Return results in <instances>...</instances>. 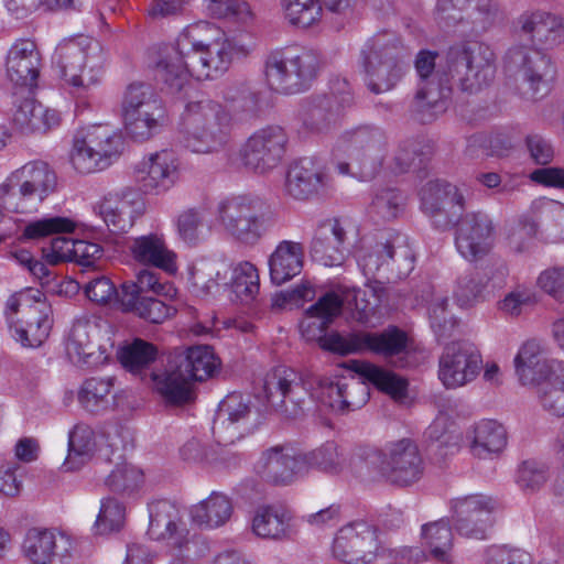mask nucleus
Returning a JSON list of instances; mask_svg holds the SVG:
<instances>
[{"mask_svg": "<svg viewBox=\"0 0 564 564\" xmlns=\"http://www.w3.org/2000/svg\"><path fill=\"white\" fill-rule=\"evenodd\" d=\"M251 43H239L209 21H197L185 26L175 45L156 64V77L172 90L178 91L191 79L210 80L221 76L234 55H247Z\"/></svg>", "mask_w": 564, "mask_h": 564, "instance_id": "nucleus-1", "label": "nucleus"}, {"mask_svg": "<svg viewBox=\"0 0 564 564\" xmlns=\"http://www.w3.org/2000/svg\"><path fill=\"white\" fill-rule=\"evenodd\" d=\"M517 25L539 48L513 46L507 52L506 64L514 73L522 96L534 100L549 93L554 74L551 58L541 50L564 43V19L550 11L529 10L519 15Z\"/></svg>", "mask_w": 564, "mask_h": 564, "instance_id": "nucleus-2", "label": "nucleus"}, {"mask_svg": "<svg viewBox=\"0 0 564 564\" xmlns=\"http://www.w3.org/2000/svg\"><path fill=\"white\" fill-rule=\"evenodd\" d=\"M263 399L261 406H253L242 394L229 393L219 402L216 420L223 423H259L275 419L300 421L305 420L311 411L308 392L300 375L285 366L275 367L265 375Z\"/></svg>", "mask_w": 564, "mask_h": 564, "instance_id": "nucleus-3", "label": "nucleus"}, {"mask_svg": "<svg viewBox=\"0 0 564 564\" xmlns=\"http://www.w3.org/2000/svg\"><path fill=\"white\" fill-rule=\"evenodd\" d=\"M350 293L341 289L327 292L308 307L300 322V332L308 341L318 340L321 347L341 355L371 351L384 356L400 354L406 347V335L395 327L382 333L355 332L346 336L325 332L340 315Z\"/></svg>", "mask_w": 564, "mask_h": 564, "instance_id": "nucleus-4", "label": "nucleus"}, {"mask_svg": "<svg viewBox=\"0 0 564 564\" xmlns=\"http://www.w3.org/2000/svg\"><path fill=\"white\" fill-rule=\"evenodd\" d=\"M218 367L217 358L209 346H193L175 354L162 373H153L155 390L172 404L193 400V382L213 376Z\"/></svg>", "mask_w": 564, "mask_h": 564, "instance_id": "nucleus-5", "label": "nucleus"}, {"mask_svg": "<svg viewBox=\"0 0 564 564\" xmlns=\"http://www.w3.org/2000/svg\"><path fill=\"white\" fill-rule=\"evenodd\" d=\"M52 63L64 82L78 93H88L102 82L105 54L100 44L89 36L63 39L55 48Z\"/></svg>", "mask_w": 564, "mask_h": 564, "instance_id": "nucleus-6", "label": "nucleus"}, {"mask_svg": "<svg viewBox=\"0 0 564 564\" xmlns=\"http://www.w3.org/2000/svg\"><path fill=\"white\" fill-rule=\"evenodd\" d=\"M188 282L197 295H216L229 289L246 302L253 300L260 289L259 271L250 261L199 260L191 267Z\"/></svg>", "mask_w": 564, "mask_h": 564, "instance_id": "nucleus-7", "label": "nucleus"}, {"mask_svg": "<svg viewBox=\"0 0 564 564\" xmlns=\"http://www.w3.org/2000/svg\"><path fill=\"white\" fill-rule=\"evenodd\" d=\"M216 217L226 235L248 246L256 245L276 224L265 202L251 194L223 198L217 204Z\"/></svg>", "mask_w": 564, "mask_h": 564, "instance_id": "nucleus-8", "label": "nucleus"}, {"mask_svg": "<svg viewBox=\"0 0 564 564\" xmlns=\"http://www.w3.org/2000/svg\"><path fill=\"white\" fill-rule=\"evenodd\" d=\"M186 147L195 153H212L228 141L231 126L229 112L221 104L205 95L187 101L183 112Z\"/></svg>", "mask_w": 564, "mask_h": 564, "instance_id": "nucleus-9", "label": "nucleus"}, {"mask_svg": "<svg viewBox=\"0 0 564 564\" xmlns=\"http://www.w3.org/2000/svg\"><path fill=\"white\" fill-rule=\"evenodd\" d=\"M11 337L26 348L40 347L52 329V308L39 290L11 295L4 310Z\"/></svg>", "mask_w": 564, "mask_h": 564, "instance_id": "nucleus-10", "label": "nucleus"}, {"mask_svg": "<svg viewBox=\"0 0 564 564\" xmlns=\"http://www.w3.org/2000/svg\"><path fill=\"white\" fill-rule=\"evenodd\" d=\"M55 174L42 161L12 171L0 184V206L12 213L36 212L55 186Z\"/></svg>", "mask_w": 564, "mask_h": 564, "instance_id": "nucleus-11", "label": "nucleus"}, {"mask_svg": "<svg viewBox=\"0 0 564 564\" xmlns=\"http://www.w3.org/2000/svg\"><path fill=\"white\" fill-rule=\"evenodd\" d=\"M408 52L394 37L381 34L368 40L361 50L365 83L373 94L391 90L406 69Z\"/></svg>", "mask_w": 564, "mask_h": 564, "instance_id": "nucleus-12", "label": "nucleus"}, {"mask_svg": "<svg viewBox=\"0 0 564 564\" xmlns=\"http://www.w3.org/2000/svg\"><path fill=\"white\" fill-rule=\"evenodd\" d=\"M96 431L91 425H74L68 433V451L61 466L66 473L77 471L95 455L106 462L111 456L121 459L126 448L124 425H102Z\"/></svg>", "mask_w": 564, "mask_h": 564, "instance_id": "nucleus-13", "label": "nucleus"}, {"mask_svg": "<svg viewBox=\"0 0 564 564\" xmlns=\"http://www.w3.org/2000/svg\"><path fill=\"white\" fill-rule=\"evenodd\" d=\"M126 133L134 141L144 142L159 134L167 123L165 107L147 84L128 86L121 102Z\"/></svg>", "mask_w": 564, "mask_h": 564, "instance_id": "nucleus-14", "label": "nucleus"}, {"mask_svg": "<svg viewBox=\"0 0 564 564\" xmlns=\"http://www.w3.org/2000/svg\"><path fill=\"white\" fill-rule=\"evenodd\" d=\"M113 349L111 326L97 318L76 319L65 339L66 356L80 368H96L108 364Z\"/></svg>", "mask_w": 564, "mask_h": 564, "instance_id": "nucleus-15", "label": "nucleus"}, {"mask_svg": "<svg viewBox=\"0 0 564 564\" xmlns=\"http://www.w3.org/2000/svg\"><path fill=\"white\" fill-rule=\"evenodd\" d=\"M318 56L308 48L289 46L272 52L265 61V80L271 89L294 94L304 89L316 76Z\"/></svg>", "mask_w": 564, "mask_h": 564, "instance_id": "nucleus-16", "label": "nucleus"}, {"mask_svg": "<svg viewBox=\"0 0 564 564\" xmlns=\"http://www.w3.org/2000/svg\"><path fill=\"white\" fill-rule=\"evenodd\" d=\"M495 61L494 51L482 43L452 47L446 54V83L456 78L463 91L478 93L494 80Z\"/></svg>", "mask_w": 564, "mask_h": 564, "instance_id": "nucleus-17", "label": "nucleus"}, {"mask_svg": "<svg viewBox=\"0 0 564 564\" xmlns=\"http://www.w3.org/2000/svg\"><path fill=\"white\" fill-rule=\"evenodd\" d=\"M122 141L108 124H95L74 138L70 162L79 173H94L108 167L120 155Z\"/></svg>", "mask_w": 564, "mask_h": 564, "instance_id": "nucleus-18", "label": "nucleus"}, {"mask_svg": "<svg viewBox=\"0 0 564 564\" xmlns=\"http://www.w3.org/2000/svg\"><path fill=\"white\" fill-rule=\"evenodd\" d=\"M382 477L399 486L417 481L423 474V463L416 444L402 438L386 444L381 452L367 449L359 455Z\"/></svg>", "mask_w": 564, "mask_h": 564, "instance_id": "nucleus-19", "label": "nucleus"}, {"mask_svg": "<svg viewBox=\"0 0 564 564\" xmlns=\"http://www.w3.org/2000/svg\"><path fill=\"white\" fill-rule=\"evenodd\" d=\"M354 371L357 377L344 382L343 411L356 410L366 404L369 399L367 382L398 402H403L408 397V381L392 371L364 361L355 362Z\"/></svg>", "mask_w": 564, "mask_h": 564, "instance_id": "nucleus-20", "label": "nucleus"}, {"mask_svg": "<svg viewBox=\"0 0 564 564\" xmlns=\"http://www.w3.org/2000/svg\"><path fill=\"white\" fill-rule=\"evenodd\" d=\"M288 140V134L281 127L259 129L240 148V163L256 174H267L282 162Z\"/></svg>", "mask_w": 564, "mask_h": 564, "instance_id": "nucleus-21", "label": "nucleus"}, {"mask_svg": "<svg viewBox=\"0 0 564 564\" xmlns=\"http://www.w3.org/2000/svg\"><path fill=\"white\" fill-rule=\"evenodd\" d=\"M481 367V355L473 344L455 341L440 356L437 377L446 389H458L473 382Z\"/></svg>", "mask_w": 564, "mask_h": 564, "instance_id": "nucleus-22", "label": "nucleus"}, {"mask_svg": "<svg viewBox=\"0 0 564 564\" xmlns=\"http://www.w3.org/2000/svg\"><path fill=\"white\" fill-rule=\"evenodd\" d=\"M134 180L147 195H163L176 185L181 161L172 150H160L144 156L134 166Z\"/></svg>", "mask_w": 564, "mask_h": 564, "instance_id": "nucleus-23", "label": "nucleus"}, {"mask_svg": "<svg viewBox=\"0 0 564 564\" xmlns=\"http://www.w3.org/2000/svg\"><path fill=\"white\" fill-rule=\"evenodd\" d=\"M434 18L443 28L467 20L477 31L491 28L501 18L497 0H436Z\"/></svg>", "mask_w": 564, "mask_h": 564, "instance_id": "nucleus-24", "label": "nucleus"}, {"mask_svg": "<svg viewBox=\"0 0 564 564\" xmlns=\"http://www.w3.org/2000/svg\"><path fill=\"white\" fill-rule=\"evenodd\" d=\"M349 143L350 158L355 171L361 180L372 178L382 166L386 153L383 133L373 127H361L345 135Z\"/></svg>", "mask_w": 564, "mask_h": 564, "instance_id": "nucleus-25", "label": "nucleus"}, {"mask_svg": "<svg viewBox=\"0 0 564 564\" xmlns=\"http://www.w3.org/2000/svg\"><path fill=\"white\" fill-rule=\"evenodd\" d=\"M436 52L420 51L415 58V70L420 76L422 83L416 93V106L422 112L432 110L433 115L445 111V101L449 97L451 88L446 85L447 68L440 74L435 70Z\"/></svg>", "mask_w": 564, "mask_h": 564, "instance_id": "nucleus-26", "label": "nucleus"}, {"mask_svg": "<svg viewBox=\"0 0 564 564\" xmlns=\"http://www.w3.org/2000/svg\"><path fill=\"white\" fill-rule=\"evenodd\" d=\"M72 547V540L66 533L56 529L33 527L23 536L21 553L29 560V564H63Z\"/></svg>", "mask_w": 564, "mask_h": 564, "instance_id": "nucleus-27", "label": "nucleus"}, {"mask_svg": "<svg viewBox=\"0 0 564 564\" xmlns=\"http://www.w3.org/2000/svg\"><path fill=\"white\" fill-rule=\"evenodd\" d=\"M495 239V226L489 216L482 213H470L465 215L458 224L455 246L465 260L476 262L491 251Z\"/></svg>", "mask_w": 564, "mask_h": 564, "instance_id": "nucleus-28", "label": "nucleus"}, {"mask_svg": "<svg viewBox=\"0 0 564 564\" xmlns=\"http://www.w3.org/2000/svg\"><path fill=\"white\" fill-rule=\"evenodd\" d=\"M495 508L496 501L485 495L459 497L452 501V520L459 534L484 539L491 525L490 516Z\"/></svg>", "mask_w": 564, "mask_h": 564, "instance_id": "nucleus-29", "label": "nucleus"}, {"mask_svg": "<svg viewBox=\"0 0 564 564\" xmlns=\"http://www.w3.org/2000/svg\"><path fill=\"white\" fill-rule=\"evenodd\" d=\"M257 471L271 482L289 485L306 473V459L293 447L276 446L263 452Z\"/></svg>", "mask_w": 564, "mask_h": 564, "instance_id": "nucleus-30", "label": "nucleus"}, {"mask_svg": "<svg viewBox=\"0 0 564 564\" xmlns=\"http://www.w3.org/2000/svg\"><path fill=\"white\" fill-rule=\"evenodd\" d=\"M41 69V54L30 39H19L9 48L6 59L8 79L29 91L36 86Z\"/></svg>", "mask_w": 564, "mask_h": 564, "instance_id": "nucleus-31", "label": "nucleus"}, {"mask_svg": "<svg viewBox=\"0 0 564 564\" xmlns=\"http://www.w3.org/2000/svg\"><path fill=\"white\" fill-rule=\"evenodd\" d=\"M145 203L139 193L122 191L105 197L96 206L97 214L112 231H127L143 215Z\"/></svg>", "mask_w": 564, "mask_h": 564, "instance_id": "nucleus-32", "label": "nucleus"}, {"mask_svg": "<svg viewBox=\"0 0 564 564\" xmlns=\"http://www.w3.org/2000/svg\"><path fill=\"white\" fill-rule=\"evenodd\" d=\"M129 251L138 263L160 269L169 275H175L178 270L177 254L169 248L163 234L150 232L133 238Z\"/></svg>", "mask_w": 564, "mask_h": 564, "instance_id": "nucleus-33", "label": "nucleus"}, {"mask_svg": "<svg viewBox=\"0 0 564 564\" xmlns=\"http://www.w3.org/2000/svg\"><path fill=\"white\" fill-rule=\"evenodd\" d=\"M513 366L522 386H539L555 370L554 361L547 359L544 346L536 339H529L519 347Z\"/></svg>", "mask_w": 564, "mask_h": 564, "instance_id": "nucleus-34", "label": "nucleus"}, {"mask_svg": "<svg viewBox=\"0 0 564 564\" xmlns=\"http://www.w3.org/2000/svg\"><path fill=\"white\" fill-rule=\"evenodd\" d=\"M148 534L152 540H171L175 546H183L187 531L181 527L178 509L167 500H154L149 503Z\"/></svg>", "mask_w": 564, "mask_h": 564, "instance_id": "nucleus-35", "label": "nucleus"}, {"mask_svg": "<svg viewBox=\"0 0 564 564\" xmlns=\"http://www.w3.org/2000/svg\"><path fill=\"white\" fill-rule=\"evenodd\" d=\"M326 184L323 169L310 158L294 162L286 174L285 192L295 199H307Z\"/></svg>", "mask_w": 564, "mask_h": 564, "instance_id": "nucleus-36", "label": "nucleus"}, {"mask_svg": "<svg viewBox=\"0 0 564 564\" xmlns=\"http://www.w3.org/2000/svg\"><path fill=\"white\" fill-rule=\"evenodd\" d=\"M234 501L223 491H212L206 498L193 505L189 518L194 524L206 530L225 527L232 518Z\"/></svg>", "mask_w": 564, "mask_h": 564, "instance_id": "nucleus-37", "label": "nucleus"}, {"mask_svg": "<svg viewBox=\"0 0 564 564\" xmlns=\"http://www.w3.org/2000/svg\"><path fill=\"white\" fill-rule=\"evenodd\" d=\"M304 263V247L293 240L280 241L269 257V271L272 283L281 285L299 275Z\"/></svg>", "mask_w": 564, "mask_h": 564, "instance_id": "nucleus-38", "label": "nucleus"}, {"mask_svg": "<svg viewBox=\"0 0 564 564\" xmlns=\"http://www.w3.org/2000/svg\"><path fill=\"white\" fill-rule=\"evenodd\" d=\"M154 294L166 300H174L178 291L171 282H162L160 275L149 269H142L135 275L134 281L121 284L120 300H133L149 297L147 294Z\"/></svg>", "mask_w": 564, "mask_h": 564, "instance_id": "nucleus-39", "label": "nucleus"}, {"mask_svg": "<svg viewBox=\"0 0 564 564\" xmlns=\"http://www.w3.org/2000/svg\"><path fill=\"white\" fill-rule=\"evenodd\" d=\"M351 552L338 547V554L345 564H372L380 552V543L376 529L368 522L356 520V538Z\"/></svg>", "mask_w": 564, "mask_h": 564, "instance_id": "nucleus-40", "label": "nucleus"}, {"mask_svg": "<svg viewBox=\"0 0 564 564\" xmlns=\"http://www.w3.org/2000/svg\"><path fill=\"white\" fill-rule=\"evenodd\" d=\"M467 441L474 456L489 458L505 449L508 434L505 425H473Z\"/></svg>", "mask_w": 564, "mask_h": 564, "instance_id": "nucleus-41", "label": "nucleus"}, {"mask_svg": "<svg viewBox=\"0 0 564 564\" xmlns=\"http://www.w3.org/2000/svg\"><path fill=\"white\" fill-rule=\"evenodd\" d=\"M289 527L290 516L280 507L261 506L254 510L251 519V531L261 539H282L286 535Z\"/></svg>", "mask_w": 564, "mask_h": 564, "instance_id": "nucleus-42", "label": "nucleus"}, {"mask_svg": "<svg viewBox=\"0 0 564 564\" xmlns=\"http://www.w3.org/2000/svg\"><path fill=\"white\" fill-rule=\"evenodd\" d=\"M421 539L436 561H449L453 549V532L449 519L442 518L423 524L421 527Z\"/></svg>", "mask_w": 564, "mask_h": 564, "instance_id": "nucleus-43", "label": "nucleus"}, {"mask_svg": "<svg viewBox=\"0 0 564 564\" xmlns=\"http://www.w3.org/2000/svg\"><path fill=\"white\" fill-rule=\"evenodd\" d=\"M531 214L545 226L546 238L553 243L564 241V204L540 197L532 202Z\"/></svg>", "mask_w": 564, "mask_h": 564, "instance_id": "nucleus-44", "label": "nucleus"}, {"mask_svg": "<svg viewBox=\"0 0 564 564\" xmlns=\"http://www.w3.org/2000/svg\"><path fill=\"white\" fill-rule=\"evenodd\" d=\"M111 490L128 497L138 496L145 486L143 469L126 460L116 463L115 468L105 479Z\"/></svg>", "mask_w": 564, "mask_h": 564, "instance_id": "nucleus-45", "label": "nucleus"}, {"mask_svg": "<svg viewBox=\"0 0 564 564\" xmlns=\"http://www.w3.org/2000/svg\"><path fill=\"white\" fill-rule=\"evenodd\" d=\"M116 378L91 377L86 379L78 390L79 404L89 412H98L109 405V397L115 388Z\"/></svg>", "mask_w": 564, "mask_h": 564, "instance_id": "nucleus-46", "label": "nucleus"}, {"mask_svg": "<svg viewBox=\"0 0 564 564\" xmlns=\"http://www.w3.org/2000/svg\"><path fill=\"white\" fill-rule=\"evenodd\" d=\"M340 121V107L334 97L318 98L310 109L305 123L314 132L328 133Z\"/></svg>", "mask_w": 564, "mask_h": 564, "instance_id": "nucleus-47", "label": "nucleus"}, {"mask_svg": "<svg viewBox=\"0 0 564 564\" xmlns=\"http://www.w3.org/2000/svg\"><path fill=\"white\" fill-rule=\"evenodd\" d=\"M284 19L292 25L307 29L322 19L321 0H281Z\"/></svg>", "mask_w": 564, "mask_h": 564, "instance_id": "nucleus-48", "label": "nucleus"}, {"mask_svg": "<svg viewBox=\"0 0 564 564\" xmlns=\"http://www.w3.org/2000/svg\"><path fill=\"white\" fill-rule=\"evenodd\" d=\"M120 305L124 312L133 313L154 324H161L175 314L174 307L153 296L120 300Z\"/></svg>", "mask_w": 564, "mask_h": 564, "instance_id": "nucleus-49", "label": "nucleus"}, {"mask_svg": "<svg viewBox=\"0 0 564 564\" xmlns=\"http://www.w3.org/2000/svg\"><path fill=\"white\" fill-rule=\"evenodd\" d=\"M126 507L113 497H106L100 500V508L94 523V532L98 535H106L119 531L124 523Z\"/></svg>", "mask_w": 564, "mask_h": 564, "instance_id": "nucleus-50", "label": "nucleus"}, {"mask_svg": "<svg viewBox=\"0 0 564 564\" xmlns=\"http://www.w3.org/2000/svg\"><path fill=\"white\" fill-rule=\"evenodd\" d=\"M513 479L523 494H535L549 479L547 467L544 463L534 459L523 460L517 466Z\"/></svg>", "mask_w": 564, "mask_h": 564, "instance_id": "nucleus-51", "label": "nucleus"}, {"mask_svg": "<svg viewBox=\"0 0 564 564\" xmlns=\"http://www.w3.org/2000/svg\"><path fill=\"white\" fill-rule=\"evenodd\" d=\"M156 354L153 344L137 338L118 351V358L127 370L137 373L154 361Z\"/></svg>", "mask_w": 564, "mask_h": 564, "instance_id": "nucleus-52", "label": "nucleus"}, {"mask_svg": "<svg viewBox=\"0 0 564 564\" xmlns=\"http://www.w3.org/2000/svg\"><path fill=\"white\" fill-rule=\"evenodd\" d=\"M540 399L545 410L555 416L564 414V368L552 373L540 384Z\"/></svg>", "mask_w": 564, "mask_h": 564, "instance_id": "nucleus-53", "label": "nucleus"}, {"mask_svg": "<svg viewBox=\"0 0 564 564\" xmlns=\"http://www.w3.org/2000/svg\"><path fill=\"white\" fill-rule=\"evenodd\" d=\"M404 198L402 194L393 188H386L378 192L368 208L369 216L379 221L394 219L402 210Z\"/></svg>", "mask_w": 564, "mask_h": 564, "instance_id": "nucleus-54", "label": "nucleus"}, {"mask_svg": "<svg viewBox=\"0 0 564 564\" xmlns=\"http://www.w3.org/2000/svg\"><path fill=\"white\" fill-rule=\"evenodd\" d=\"M429 318L431 327L438 337H446L455 328L457 321L448 311V299L444 295L429 293Z\"/></svg>", "mask_w": 564, "mask_h": 564, "instance_id": "nucleus-55", "label": "nucleus"}, {"mask_svg": "<svg viewBox=\"0 0 564 564\" xmlns=\"http://www.w3.org/2000/svg\"><path fill=\"white\" fill-rule=\"evenodd\" d=\"M354 256L365 275H373L388 259L393 257L389 245L378 243L372 247L365 241L355 247Z\"/></svg>", "mask_w": 564, "mask_h": 564, "instance_id": "nucleus-56", "label": "nucleus"}, {"mask_svg": "<svg viewBox=\"0 0 564 564\" xmlns=\"http://www.w3.org/2000/svg\"><path fill=\"white\" fill-rule=\"evenodd\" d=\"M306 459V473L310 468H316L328 474H337L343 470L345 459L334 443H327L319 448L303 455Z\"/></svg>", "mask_w": 564, "mask_h": 564, "instance_id": "nucleus-57", "label": "nucleus"}, {"mask_svg": "<svg viewBox=\"0 0 564 564\" xmlns=\"http://www.w3.org/2000/svg\"><path fill=\"white\" fill-rule=\"evenodd\" d=\"M482 291L484 285L474 273L460 275L453 292L455 304L462 310L473 308L481 301Z\"/></svg>", "mask_w": 564, "mask_h": 564, "instance_id": "nucleus-58", "label": "nucleus"}, {"mask_svg": "<svg viewBox=\"0 0 564 564\" xmlns=\"http://www.w3.org/2000/svg\"><path fill=\"white\" fill-rule=\"evenodd\" d=\"M181 456L184 460L206 464L216 470L230 469L238 464L237 457L224 456L221 458H216L209 456L203 444L196 438H193L183 445L181 448Z\"/></svg>", "mask_w": 564, "mask_h": 564, "instance_id": "nucleus-59", "label": "nucleus"}, {"mask_svg": "<svg viewBox=\"0 0 564 564\" xmlns=\"http://www.w3.org/2000/svg\"><path fill=\"white\" fill-rule=\"evenodd\" d=\"M536 297L532 289L518 285L508 292L498 303V310L510 317L520 316L523 311L535 304Z\"/></svg>", "mask_w": 564, "mask_h": 564, "instance_id": "nucleus-60", "label": "nucleus"}, {"mask_svg": "<svg viewBox=\"0 0 564 564\" xmlns=\"http://www.w3.org/2000/svg\"><path fill=\"white\" fill-rule=\"evenodd\" d=\"M75 223L66 217L43 218L28 224L23 236L29 239H36L55 232H72Z\"/></svg>", "mask_w": 564, "mask_h": 564, "instance_id": "nucleus-61", "label": "nucleus"}, {"mask_svg": "<svg viewBox=\"0 0 564 564\" xmlns=\"http://www.w3.org/2000/svg\"><path fill=\"white\" fill-rule=\"evenodd\" d=\"M536 285L554 300L564 303V265L550 267L540 272Z\"/></svg>", "mask_w": 564, "mask_h": 564, "instance_id": "nucleus-62", "label": "nucleus"}, {"mask_svg": "<svg viewBox=\"0 0 564 564\" xmlns=\"http://www.w3.org/2000/svg\"><path fill=\"white\" fill-rule=\"evenodd\" d=\"M315 259L326 267L338 265L344 261L345 248H340L328 236L316 237L311 247Z\"/></svg>", "mask_w": 564, "mask_h": 564, "instance_id": "nucleus-63", "label": "nucleus"}, {"mask_svg": "<svg viewBox=\"0 0 564 564\" xmlns=\"http://www.w3.org/2000/svg\"><path fill=\"white\" fill-rule=\"evenodd\" d=\"M23 489L21 468L17 463L7 462L0 465V495L17 498Z\"/></svg>", "mask_w": 564, "mask_h": 564, "instance_id": "nucleus-64", "label": "nucleus"}]
</instances>
